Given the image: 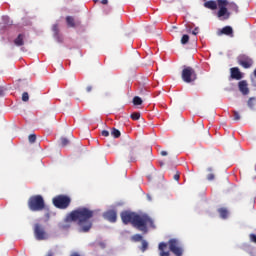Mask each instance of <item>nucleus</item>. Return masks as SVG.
<instances>
[{"label": "nucleus", "mask_w": 256, "mask_h": 256, "mask_svg": "<svg viewBox=\"0 0 256 256\" xmlns=\"http://www.w3.org/2000/svg\"><path fill=\"white\" fill-rule=\"evenodd\" d=\"M232 114H233V120L234 121H241V114H239L238 111L232 110Z\"/></svg>", "instance_id": "obj_25"}, {"label": "nucleus", "mask_w": 256, "mask_h": 256, "mask_svg": "<svg viewBox=\"0 0 256 256\" xmlns=\"http://www.w3.org/2000/svg\"><path fill=\"white\" fill-rule=\"evenodd\" d=\"M158 249L160 251V256H170L171 253L169 252V250H167V243L165 242H161L158 246Z\"/></svg>", "instance_id": "obj_15"}, {"label": "nucleus", "mask_w": 256, "mask_h": 256, "mask_svg": "<svg viewBox=\"0 0 256 256\" xmlns=\"http://www.w3.org/2000/svg\"><path fill=\"white\" fill-rule=\"evenodd\" d=\"M139 157V148L137 146H132L129 151L130 161H135Z\"/></svg>", "instance_id": "obj_14"}, {"label": "nucleus", "mask_w": 256, "mask_h": 256, "mask_svg": "<svg viewBox=\"0 0 256 256\" xmlns=\"http://www.w3.org/2000/svg\"><path fill=\"white\" fill-rule=\"evenodd\" d=\"M34 235L37 241H45V239H47V232L45 231V227L39 223L34 224Z\"/></svg>", "instance_id": "obj_7"}, {"label": "nucleus", "mask_w": 256, "mask_h": 256, "mask_svg": "<svg viewBox=\"0 0 256 256\" xmlns=\"http://www.w3.org/2000/svg\"><path fill=\"white\" fill-rule=\"evenodd\" d=\"M130 117L133 121H139V119H141V113L133 112Z\"/></svg>", "instance_id": "obj_26"}, {"label": "nucleus", "mask_w": 256, "mask_h": 256, "mask_svg": "<svg viewBox=\"0 0 256 256\" xmlns=\"http://www.w3.org/2000/svg\"><path fill=\"white\" fill-rule=\"evenodd\" d=\"M238 89L242 95H249V84L247 80H242L238 83Z\"/></svg>", "instance_id": "obj_10"}, {"label": "nucleus", "mask_w": 256, "mask_h": 256, "mask_svg": "<svg viewBox=\"0 0 256 256\" xmlns=\"http://www.w3.org/2000/svg\"><path fill=\"white\" fill-rule=\"evenodd\" d=\"M95 212L87 207H79L66 215L65 223H77L80 226V233H89L93 227V216Z\"/></svg>", "instance_id": "obj_1"}, {"label": "nucleus", "mask_w": 256, "mask_h": 256, "mask_svg": "<svg viewBox=\"0 0 256 256\" xmlns=\"http://www.w3.org/2000/svg\"><path fill=\"white\" fill-rule=\"evenodd\" d=\"M199 33V28H195L193 31V35H197Z\"/></svg>", "instance_id": "obj_43"}, {"label": "nucleus", "mask_w": 256, "mask_h": 256, "mask_svg": "<svg viewBox=\"0 0 256 256\" xmlns=\"http://www.w3.org/2000/svg\"><path fill=\"white\" fill-rule=\"evenodd\" d=\"M228 7L230 11H234V13H239V6H237V4L231 2V3H228Z\"/></svg>", "instance_id": "obj_23"}, {"label": "nucleus", "mask_w": 256, "mask_h": 256, "mask_svg": "<svg viewBox=\"0 0 256 256\" xmlns=\"http://www.w3.org/2000/svg\"><path fill=\"white\" fill-rule=\"evenodd\" d=\"M208 171L211 173L213 172V168H208Z\"/></svg>", "instance_id": "obj_46"}, {"label": "nucleus", "mask_w": 256, "mask_h": 256, "mask_svg": "<svg viewBox=\"0 0 256 256\" xmlns=\"http://www.w3.org/2000/svg\"><path fill=\"white\" fill-rule=\"evenodd\" d=\"M121 219L122 223L124 225H129V223H132L133 227L138 229V231H142V233H147L149 230L148 227H152V229H155V222L151 219V217L147 214H136L133 212H122L121 213Z\"/></svg>", "instance_id": "obj_2"}, {"label": "nucleus", "mask_w": 256, "mask_h": 256, "mask_svg": "<svg viewBox=\"0 0 256 256\" xmlns=\"http://www.w3.org/2000/svg\"><path fill=\"white\" fill-rule=\"evenodd\" d=\"M218 213L221 219H227V217H229V210H227V208H219Z\"/></svg>", "instance_id": "obj_19"}, {"label": "nucleus", "mask_w": 256, "mask_h": 256, "mask_svg": "<svg viewBox=\"0 0 256 256\" xmlns=\"http://www.w3.org/2000/svg\"><path fill=\"white\" fill-rule=\"evenodd\" d=\"M14 45L16 47H23V45H25V34H18V36L14 39Z\"/></svg>", "instance_id": "obj_13"}, {"label": "nucleus", "mask_w": 256, "mask_h": 256, "mask_svg": "<svg viewBox=\"0 0 256 256\" xmlns=\"http://www.w3.org/2000/svg\"><path fill=\"white\" fill-rule=\"evenodd\" d=\"M148 247H149V243H147V241L143 240L142 246H141V252L145 253V250L148 249Z\"/></svg>", "instance_id": "obj_29"}, {"label": "nucleus", "mask_w": 256, "mask_h": 256, "mask_svg": "<svg viewBox=\"0 0 256 256\" xmlns=\"http://www.w3.org/2000/svg\"><path fill=\"white\" fill-rule=\"evenodd\" d=\"M52 203L56 209H69L71 206V197L60 194L52 199Z\"/></svg>", "instance_id": "obj_4"}, {"label": "nucleus", "mask_w": 256, "mask_h": 256, "mask_svg": "<svg viewBox=\"0 0 256 256\" xmlns=\"http://www.w3.org/2000/svg\"><path fill=\"white\" fill-rule=\"evenodd\" d=\"M207 179H208V181H213L215 179V174H213V173L208 174Z\"/></svg>", "instance_id": "obj_36"}, {"label": "nucleus", "mask_w": 256, "mask_h": 256, "mask_svg": "<svg viewBox=\"0 0 256 256\" xmlns=\"http://www.w3.org/2000/svg\"><path fill=\"white\" fill-rule=\"evenodd\" d=\"M254 77L256 78V68H255V70H254Z\"/></svg>", "instance_id": "obj_47"}, {"label": "nucleus", "mask_w": 256, "mask_h": 256, "mask_svg": "<svg viewBox=\"0 0 256 256\" xmlns=\"http://www.w3.org/2000/svg\"><path fill=\"white\" fill-rule=\"evenodd\" d=\"M181 79L184 81V83H193V67L183 66Z\"/></svg>", "instance_id": "obj_6"}, {"label": "nucleus", "mask_w": 256, "mask_h": 256, "mask_svg": "<svg viewBox=\"0 0 256 256\" xmlns=\"http://www.w3.org/2000/svg\"><path fill=\"white\" fill-rule=\"evenodd\" d=\"M189 39H191L189 37V34H184L181 38V44L182 45H187V43H189Z\"/></svg>", "instance_id": "obj_24"}, {"label": "nucleus", "mask_w": 256, "mask_h": 256, "mask_svg": "<svg viewBox=\"0 0 256 256\" xmlns=\"http://www.w3.org/2000/svg\"><path fill=\"white\" fill-rule=\"evenodd\" d=\"M133 104L134 105H143V100L139 96H135L133 98Z\"/></svg>", "instance_id": "obj_27"}, {"label": "nucleus", "mask_w": 256, "mask_h": 256, "mask_svg": "<svg viewBox=\"0 0 256 256\" xmlns=\"http://www.w3.org/2000/svg\"><path fill=\"white\" fill-rule=\"evenodd\" d=\"M111 135L115 139H119V137H121V131H119V129H117V128H112Z\"/></svg>", "instance_id": "obj_22"}, {"label": "nucleus", "mask_w": 256, "mask_h": 256, "mask_svg": "<svg viewBox=\"0 0 256 256\" xmlns=\"http://www.w3.org/2000/svg\"><path fill=\"white\" fill-rule=\"evenodd\" d=\"M101 134L103 137H109V131L107 130H103Z\"/></svg>", "instance_id": "obj_39"}, {"label": "nucleus", "mask_w": 256, "mask_h": 256, "mask_svg": "<svg viewBox=\"0 0 256 256\" xmlns=\"http://www.w3.org/2000/svg\"><path fill=\"white\" fill-rule=\"evenodd\" d=\"M71 140L69 138L61 137L60 138V147H67V145H70Z\"/></svg>", "instance_id": "obj_21"}, {"label": "nucleus", "mask_w": 256, "mask_h": 256, "mask_svg": "<svg viewBox=\"0 0 256 256\" xmlns=\"http://www.w3.org/2000/svg\"><path fill=\"white\" fill-rule=\"evenodd\" d=\"M101 3L102 5H107V3H109V0H102Z\"/></svg>", "instance_id": "obj_44"}, {"label": "nucleus", "mask_w": 256, "mask_h": 256, "mask_svg": "<svg viewBox=\"0 0 256 256\" xmlns=\"http://www.w3.org/2000/svg\"><path fill=\"white\" fill-rule=\"evenodd\" d=\"M204 7L206 9H211V11H215V9H217V2L215 0L206 1Z\"/></svg>", "instance_id": "obj_17"}, {"label": "nucleus", "mask_w": 256, "mask_h": 256, "mask_svg": "<svg viewBox=\"0 0 256 256\" xmlns=\"http://www.w3.org/2000/svg\"><path fill=\"white\" fill-rule=\"evenodd\" d=\"M5 95V87L0 86V97H3Z\"/></svg>", "instance_id": "obj_38"}, {"label": "nucleus", "mask_w": 256, "mask_h": 256, "mask_svg": "<svg viewBox=\"0 0 256 256\" xmlns=\"http://www.w3.org/2000/svg\"><path fill=\"white\" fill-rule=\"evenodd\" d=\"M22 101H24V103H27V101H29V93L24 92L22 94Z\"/></svg>", "instance_id": "obj_32"}, {"label": "nucleus", "mask_w": 256, "mask_h": 256, "mask_svg": "<svg viewBox=\"0 0 256 256\" xmlns=\"http://www.w3.org/2000/svg\"><path fill=\"white\" fill-rule=\"evenodd\" d=\"M219 11H218V17H225L227 15V5H229V2L227 0H217Z\"/></svg>", "instance_id": "obj_8"}, {"label": "nucleus", "mask_w": 256, "mask_h": 256, "mask_svg": "<svg viewBox=\"0 0 256 256\" xmlns=\"http://www.w3.org/2000/svg\"><path fill=\"white\" fill-rule=\"evenodd\" d=\"M28 209L33 212L45 209V199L41 195H34L28 199Z\"/></svg>", "instance_id": "obj_3"}, {"label": "nucleus", "mask_w": 256, "mask_h": 256, "mask_svg": "<svg viewBox=\"0 0 256 256\" xmlns=\"http://www.w3.org/2000/svg\"><path fill=\"white\" fill-rule=\"evenodd\" d=\"M133 241L139 242L143 241V236L141 234H136L132 237Z\"/></svg>", "instance_id": "obj_30"}, {"label": "nucleus", "mask_w": 256, "mask_h": 256, "mask_svg": "<svg viewBox=\"0 0 256 256\" xmlns=\"http://www.w3.org/2000/svg\"><path fill=\"white\" fill-rule=\"evenodd\" d=\"M160 154L162 155V157H167L168 155L167 151L165 150L161 151Z\"/></svg>", "instance_id": "obj_41"}, {"label": "nucleus", "mask_w": 256, "mask_h": 256, "mask_svg": "<svg viewBox=\"0 0 256 256\" xmlns=\"http://www.w3.org/2000/svg\"><path fill=\"white\" fill-rule=\"evenodd\" d=\"M29 143H35V141H37V135L35 134H31L28 137Z\"/></svg>", "instance_id": "obj_31"}, {"label": "nucleus", "mask_w": 256, "mask_h": 256, "mask_svg": "<svg viewBox=\"0 0 256 256\" xmlns=\"http://www.w3.org/2000/svg\"><path fill=\"white\" fill-rule=\"evenodd\" d=\"M247 105H248L249 109H251L252 111H255V108H256V98L255 97L249 98L248 101H247Z\"/></svg>", "instance_id": "obj_20"}, {"label": "nucleus", "mask_w": 256, "mask_h": 256, "mask_svg": "<svg viewBox=\"0 0 256 256\" xmlns=\"http://www.w3.org/2000/svg\"><path fill=\"white\" fill-rule=\"evenodd\" d=\"M239 64L244 67V69H249L253 65V60L248 59V60H240Z\"/></svg>", "instance_id": "obj_18"}, {"label": "nucleus", "mask_w": 256, "mask_h": 256, "mask_svg": "<svg viewBox=\"0 0 256 256\" xmlns=\"http://www.w3.org/2000/svg\"><path fill=\"white\" fill-rule=\"evenodd\" d=\"M148 199H149V201H151V197L150 196H148Z\"/></svg>", "instance_id": "obj_48"}, {"label": "nucleus", "mask_w": 256, "mask_h": 256, "mask_svg": "<svg viewBox=\"0 0 256 256\" xmlns=\"http://www.w3.org/2000/svg\"><path fill=\"white\" fill-rule=\"evenodd\" d=\"M3 21L6 23V25H13V21H9V17H7V16L3 17Z\"/></svg>", "instance_id": "obj_33"}, {"label": "nucleus", "mask_w": 256, "mask_h": 256, "mask_svg": "<svg viewBox=\"0 0 256 256\" xmlns=\"http://www.w3.org/2000/svg\"><path fill=\"white\" fill-rule=\"evenodd\" d=\"M217 35H228L230 37H233V28L231 26H225L224 28L218 31Z\"/></svg>", "instance_id": "obj_16"}, {"label": "nucleus", "mask_w": 256, "mask_h": 256, "mask_svg": "<svg viewBox=\"0 0 256 256\" xmlns=\"http://www.w3.org/2000/svg\"><path fill=\"white\" fill-rule=\"evenodd\" d=\"M250 241L252 242V243H256V235L255 234H250Z\"/></svg>", "instance_id": "obj_37"}, {"label": "nucleus", "mask_w": 256, "mask_h": 256, "mask_svg": "<svg viewBox=\"0 0 256 256\" xmlns=\"http://www.w3.org/2000/svg\"><path fill=\"white\" fill-rule=\"evenodd\" d=\"M104 219L109 221L110 223H117V211L108 210L103 214Z\"/></svg>", "instance_id": "obj_9"}, {"label": "nucleus", "mask_w": 256, "mask_h": 256, "mask_svg": "<svg viewBox=\"0 0 256 256\" xmlns=\"http://www.w3.org/2000/svg\"><path fill=\"white\" fill-rule=\"evenodd\" d=\"M191 29H192L191 26L186 27V32L192 34L193 32L191 31Z\"/></svg>", "instance_id": "obj_42"}, {"label": "nucleus", "mask_w": 256, "mask_h": 256, "mask_svg": "<svg viewBox=\"0 0 256 256\" xmlns=\"http://www.w3.org/2000/svg\"><path fill=\"white\" fill-rule=\"evenodd\" d=\"M56 41H58V43H63V36L61 34H58V36H54Z\"/></svg>", "instance_id": "obj_34"}, {"label": "nucleus", "mask_w": 256, "mask_h": 256, "mask_svg": "<svg viewBox=\"0 0 256 256\" xmlns=\"http://www.w3.org/2000/svg\"><path fill=\"white\" fill-rule=\"evenodd\" d=\"M167 247H169V251L173 253L175 256H183V248L181 244H179V240L172 238L166 243Z\"/></svg>", "instance_id": "obj_5"}, {"label": "nucleus", "mask_w": 256, "mask_h": 256, "mask_svg": "<svg viewBox=\"0 0 256 256\" xmlns=\"http://www.w3.org/2000/svg\"><path fill=\"white\" fill-rule=\"evenodd\" d=\"M55 254L53 252H48L46 256H54Z\"/></svg>", "instance_id": "obj_45"}, {"label": "nucleus", "mask_w": 256, "mask_h": 256, "mask_svg": "<svg viewBox=\"0 0 256 256\" xmlns=\"http://www.w3.org/2000/svg\"><path fill=\"white\" fill-rule=\"evenodd\" d=\"M52 31L54 33V36H59V25L58 24H54L52 26Z\"/></svg>", "instance_id": "obj_28"}, {"label": "nucleus", "mask_w": 256, "mask_h": 256, "mask_svg": "<svg viewBox=\"0 0 256 256\" xmlns=\"http://www.w3.org/2000/svg\"><path fill=\"white\" fill-rule=\"evenodd\" d=\"M66 23L68 27H71V28L79 27V25H81V21L76 20L73 16H67Z\"/></svg>", "instance_id": "obj_11"}, {"label": "nucleus", "mask_w": 256, "mask_h": 256, "mask_svg": "<svg viewBox=\"0 0 256 256\" xmlns=\"http://www.w3.org/2000/svg\"><path fill=\"white\" fill-rule=\"evenodd\" d=\"M173 179H174V181H179V179H180V173H179V171H176V173H175L174 176H173Z\"/></svg>", "instance_id": "obj_35"}, {"label": "nucleus", "mask_w": 256, "mask_h": 256, "mask_svg": "<svg viewBox=\"0 0 256 256\" xmlns=\"http://www.w3.org/2000/svg\"><path fill=\"white\" fill-rule=\"evenodd\" d=\"M230 72H231L232 79H236V81L243 79V74H241V71H239V68L237 67L231 68Z\"/></svg>", "instance_id": "obj_12"}, {"label": "nucleus", "mask_w": 256, "mask_h": 256, "mask_svg": "<svg viewBox=\"0 0 256 256\" xmlns=\"http://www.w3.org/2000/svg\"><path fill=\"white\" fill-rule=\"evenodd\" d=\"M86 91L87 93H91V91H93V86H87Z\"/></svg>", "instance_id": "obj_40"}]
</instances>
